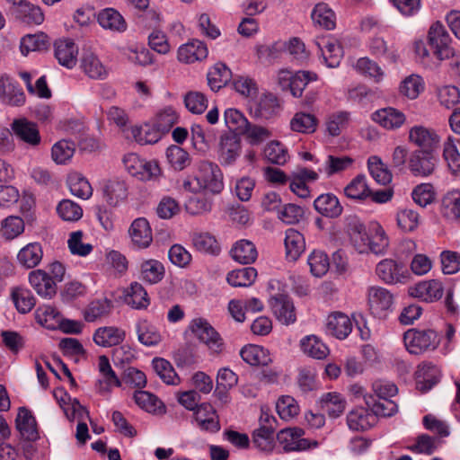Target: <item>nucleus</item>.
Listing matches in <instances>:
<instances>
[{
  "label": "nucleus",
  "mask_w": 460,
  "mask_h": 460,
  "mask_svg": "<svg viewBox=\"0 0 460 460\" xmlns=\"http://www.w3.org/2000/svg\"><path fill=\"white\" fill-rule=\"evenodd\" d=\"M314 23L325 30H332L335 27V14L324 3L317 4L311 13Z\"/></svg>",
  "instance_id": "obj_41"
},
{
  "label": "nucleus",
  "mask_w": 460,
  "mask_h": 460,
  "mask_svg": "<svg viewBox=\"0 0 460 460\" xmlns=\"http://www.w3.org/2000/svg\"><path fill=\"white\" fill-rule=\"evenodd\" d=\"M0 102L10 106H21L25 102L22 87L7 75L0 76Z\"/></svg>",
  "instance_id": "obj_8"
},
{
  "label": "nucleus",
  "mask_w": 460,
  "mask_h": 460,
  "mask_svg": "<svg viewBox=\"0 0 460 460\" xmlns=\"http://www.w3.org/2000/svg\"><path fill=\"white\" fill-rule=\"evenodd\" d=\"M317 120L309 113L297 112L290 120V128L293 131L304 134H310L315 131Z\"/></svg>",
  "instance_id": "obj_54"
},
{
  "label": "nucleus",
  "mask_w": 460,
  "mask_h": 460,
  "mask_svg": "<svg viewBox=\"0 0 460 460\" xmlns=\"http://www.w3.org/2000/svg\"><path fill=\"white\" fill-rule=\"evenodd\" d=\"M352 331L350 319L342 313H333L327 318L326 332L337 339L343 340Z\"/></svg>",
  "instance_id": "obj_23"
},
{
  "label": "nucleus",
  "mask_w": 460,
  "mask_h": 460,
  "mask_svg": "<svg viewBox=\"0 0 460 460\" xmlns=\"http://www.w3.org/2000/svg\"><path fill=\"white\" fill-rule=\"evenodd\" d=\"M285 235L284 242L287 258L295 261L305 249L304 235L294 228H288Z\"/></svg>",
  "instance_id": "obj_31"
},
{
  "label": "nucleus",
  "mask_w": 460,
  "mask_h": 460,
  "mask_svg": "<svg viewBox=\"0 0 460 460\" xmlns=\"http://www.w3.org/2000/svg\"><path fill=\"white\" fill-rule=\"evenodd\" d=\"M320 406L331 418L335 419L343 413L346 401L336 392L326 393L320 399Z\"/></svg>",
  "instance_id": "obj_35"
},
{
  "label": "nucleus",
  "mask_w": 460,
  "mask_h": 460,
  "mask_svg": "<svg viewBox=\"0 0 460 460\" xmlns=\"http://www.w3.org/2000/svg\"><path fill=\"white\" fill-rule=\"evenodd\" d=\"M194 417L200 429L211 433H217L220 430L218 416L211 404H199L194 411Z\"/></svg>",
  "instance_id": "obj_14"
},
{
  "label": "nucleus",
  "mask_w": 460,
  "mask_h": 460,
  "mask_svg": "<svg viewBox=\"0 0 460 460\" xmlns=\"http://www.w3.org/2000/svg\"><path fill=\"white\" fill-rule=\"evenodd\" d=\"M264 156L271 164L282 165L288 158L287 148L279 141L273 140L267 144L264 148Z\"/></svg>",
  "instance_id": "obj_60"
},
{
  "label": "nucleus",
  "mask_w": 460,
  "mask_h": 460,
  "mask_svg": "<svg viewBox=\"0 0 460 460\" xmlns=\"http://www.w3.org/2000/svg\"><path fill=\"white\" fill-rule=\"evenodd\" d=\"M29 282L40 296L51 298L57 292L55 280L42 270L31 271Z\"/></svg>",
  "instance_id": "obj_18"
},
{
  "label": "nucleus",
  "mask_w": 460,
  "mask_h": 460,
  "mask_svg": "<svg viewBox=\"0 0 460 460\" xmlns=\"http://www.w3.org/2000/svg\"><path fill=\"white\" fill-rule=\"evenodd\" d=\"M321 55L329 67H337L343 56V50L337 40L321 38L315 41Z\"/></svg>",
  "instance_id": "obj_15"
},
{
  "label": "nucleus",
  "mask_w": 460,
  "mask_h": 460,
  "mask_svg": "<svg viewBox=\"0 0 460 460\" xmlns=\"http://www.w3.org/2000/svg\"><path fill=\"white\" fill-rule=\"evenodd\" d=\"M375 421L376 418L374 415L364 407L355 408L347 415V425L353 431L367 430Z\"/></svg>",
  "instance_id": "obj_27"
},
{
  "label": "nucleus",
  "mask_w": 460,
  "mask_h": 460,
  "mask_svg": "<svg viewBox=\"0 0 460 460\" xmlns=\"http://www.w3.org/2000/svg\"><path fill=\"white\" fill-rule=\"evenodd\" d=\"M58 216L65 221H78L83 217V208L70 199H63L57 207Z\"/></svg>",
  "instance_id": "obj_64"
},
{
  "label": "nucleus",
  "mask_w": 460,
  "mask_h": 460,
  "mask_svg": "<svg viewBox=\"0 0 460 460\" xmlns=\"http://www.w3.org/2000/svg\"><path fill=\"white\" fill-rule=\"evenodd\" d=\"M127 305L134 309H144L149 305V297L144 287L137 282L130 285L129 290L125 297Z\"/></svg>",
  "instance_id": "obj_46"
},
{
  "label": "nucleus",
  "mask_w": 460,
  "mask_h": 460,
  "mask_svg": "<svg viewBox=\"0 0 460 460\" xmlns=\"http://www.w3.org/2000/svg\"><path fill=\"white\" fill-rule=\"evenodd\" d=\"M43 257V251L40 243H30L22 247L18 254V262L26 269H32L40 264Z\"/></svg>",
  "instance_id": "obj_32"
},
{
  "label": "nucleus",
  "mask_w": 460,
  "mask_h": 460,
  "mask_svg": "<svg viewBox=\"0 0 460 460\" xmlns=\"http://www.w3.org/2000/svg\"><path fill=\"white\" fill-rule=\"evenodd\" d=\"M139 272L143 281L154 285L163 280L165 276V268L160 261L148 259L141 262Z\"/></svg>",
  "instance_id": "obj_29"
},
{
  "label": "nucleus",
  "mask_w": 460,
  "mask_h": 460,
  "mask_svg": "<svg viewBox=\"0 0 460 460\" xmlns=\"http://www.w3.org/2000/svg\"><path fill=\"white\" fill-rule=\"evenodd\" d=\"M409 140L421 150L432 151L438 145L439 137L431 128L414 126L409 131Z\"/></svg>",
  "instance_id": "obj_17"
},
{
  "label": "nucleus",
  "mask_w": 460,
  "mask_h": 460,
  "mask_svg": "<svg viewBox=\"0 0 460 460\" xmlns=\"http://www.w3.org/2000/svg\"><path fill=\"white\" fill-rule=\"evenodd\" d=\"M300 346L305 354L316 359H323L329 353L327 346L315 335L303 338Z\"/></svg>",
  "instance_id": "obj_39"
},
{
  "label": "nucleus",
  "mask_w": 460,
  "mask_h": 460,
  "mask_svg": "<svg viewBox=\"0 0 460 460\" xmlns=\"http://www.w3.org/2000/svg\"><path fill=\"white\" fill-rule=\"evenodd\" d=\"M12 296L14 305L20 313L26 314L35 305V297L27 288H15L12 293Z\"/></svg>",
  "instance_id": "obj_63"
},
{
  "label": "nucleus",
  "mask_w": 460,
  "mask_h": 460,
  "mask_svg": "<svg viewBox=\"0 0 460 460\" xmlns=\"http://www.w3.org/2000/svg\"><path fill=\"white\" fill-rule=\"evenodd\" d=\"M124 339L125 332L114 326L100 327L93 333V341L102 347L116 346Z\"/></svg>",
  "instance_id": "obj_28"
},
{
  "label": "nucleus",
  "mask_w": 460,
  "mask_h": 460,
  "mask_svg": "<svg viewBox=\"0 0 460 460\" xmlns=\"http://www.w3.org/2000/svg\"><path fill=\"white\" fill-rule=\"evenodd\" d=\"M353 164V159L349 156L342 155L336 156L329 155L322 168H319V172L325 173L328 177L343 172L349 168Z\"/></svg>",
  "instance_id": "obj_47"
},
{
  "label": "nucleus",
  "mask_w": 460,
  "mask_h": 460,
  "mask_svg": "<svg viewBox=\"0 0 460 460\" xmlns=\"http://www.w3.org/2000/svg\"><path fill=\"white\" fill-rule=\"evenodd\" d=\"M409 295L421 299L425 302H434L440 299L443 296L444 288L440 281L429 279L420 281L409 288Z\"/></svg>",
  "instance_id": "obj_10"
},
{
  "label": "nucleus",
  "mask_w": 460,
  "mask_h": 460,
  "mask_svg": "<svg viewBox=\"0 0 460 460\" xmlns=\"http://www.w3.org/2000/svg\"><path fill=\"white\" fill-rule=\"evenodd\" d=\"M367 299L371 314L376 317L385 318L393 309V294L385 288L370 287L367 291Z\"/></svg>",
  "instance_id": "obj_6"
},
{
  "label": "nucleus",
  "mask_w": 460,
  "mask_h": 460,
  "mask_svg": "<svg viewBox=\"0 0 460 460\" xmlns=\"http://www.w3.org/2000/svg\"><path fill=\"white\" fill-rule=\"evenodd\" d=\"M128 234L134 245L139 249L149 247L153 242L152 229L145 217L135 219L128 229Z\"/></svg>",
  "instance_id": "obj_16"
},
{
  "label": "nucleus",
  "mask_w": 460,
  "mask_h": 460,
  "mask_svg": "<svg viewBox=\"0 0 460 460\" xmlns=\"http://www.w3.org/2000/svg\"><path fill=\"white\" fill-rule=\"evenodd\" d=\"M376 274L388 285L404 283L409 276L404 264L393 259L380 261L376 266Z\"/></svg>",
  "instance_id": "obj_7"
},
{
  "label": "nucleus",
  "mask_w": 460,
  "mask_h": 460,
  "mask_svg": "<svg viewBox=\"0 0 460 460\" xmlns=\"http://www.w3.org/2000/svg\"><path fill=\"white\" fill-rule=\"evenodd\" d=\"M437 158L431 151L416 150L409 159V167L415 176H429L436 167Z\"/></svg>",
  "instance_id": "obj_9"
},
{
  "label": "nucleus",
  "mask_w": 460,
  "mask_h": 460,
  "mask_svg": "<svg viewBox=\"0 0 460 460\" xmlns=\"http://www.w3.org/2000/svg\"><path fill=\"white\" fill-rule=\"evenodd\" d=\"M365 400L375 418L376 416L391 417L398 411L397 404L391 399L376 400L372 396H369Z\"/></svg>",
  "instance_id": "obj_50"
},
{
  "label": "nucleus",
  "mask_w": 460,
  "mask_h": 460,
  "mask_svg": "<svg viewBox=\"0 0 460 460\" xmlns=\"http://www.w3.org/2000/svg\"><path fill=\"white\" fill-rule=\"evenodd\" d=\"M111 308L112 302L107 298L93 300L84 309V318L88 323L94 322L109 315Z\"/></svg>",
  "instance_id": "obj_42"
},
{
  "label": "nucleus",
  "mask_w": 460,
  "mask_h": 460,
  "mask_svg": "<svg viewBox=\"0 0 460 460\" xmlns=\"http://www.w3.org/2000/svg\"><path fill=\"white\" fill-rule=\"evenodd\" d=\"M81 67L85 75L92 79L102 80L106 77L107 70L98 57L92 52L84 53Z\"/></svg>",
  "instance_id": "obj_36"
},
{
  "label": "nucleus",
  "mask_w": 460,
  "mask_h": 460,
  "mask_svg": "<svg viewBox=\"0 0 460 460\" xmlns=\"http://www.w3.org/2000/svg\"><path fill=\"white\" fill-rule=\"evenodd\" d=\"M282 283L277 279L269 282L270 295L268 304L272 314L282 324L289 325L296 321V312L292 298L283 290Z\"/></svg>",
  "instance_id": "obj_1"
},
{
  "label": "nucleus",
  "mask_w": 460,
  "mask_h": 460,
  "mask_svg": "<svg viewBox=\"0 0 460 460\" xmlns=\"http://www.w3.org/2000/svg\"><path fill=\"white\" fill-rule=\"evenodd\" d=\"M24 231V222L22 217L9 216L1 223L0 234L7 240H13Z\"/></svg>",
  "instance_id": "obj_59"
},
{
  "label": "nucleus",
  "mask_w": 460,
  "mask_h": 460,
  "mask_svg": "<svg viewBox=\"0 0 460 460\" xmlns=\"http://www.w3.org/2000/svg\"><path fill=\"white\" fill-rule=\"evenodd\" d=\"M67 185L72 195L88 199L93 195V188L81 173L73 172L67 177Z\"/></svg>",
  "instance_id": "obj_40"
},
{
  "label": "nucleus",
  "mask_w": 460,
  "mask_h": 460,
  "mask_svg": "<svg viewBox=\"0 0 460 460\" xmlns=\"http://www.w3.org/2000/svg\"><path fill=\"white\" fill-rule=\"evenodd\" d=\"M224 119L226 127L238 135H242L249 126V121L245 116L240 111L234 108L225 111Z\"/></svg>",
  "instance_id": "obj_56"
},
{
  "label": "nucleus",
  "mask_w": 460,
  "mask_h": 460,
  "mask_svg": "<svg viewBox=\"0 0 460 460\" xmlns=\"http://www.w3.org/2000/svg\"><path fill=\"white\" fill-rule=\"evenodd\" d=\"M166 158L171 166L176 171H181L190 164V155L179 146H170L166 149Z\"/></svg>",
  "instance_id": "obj_58"
},
{
  "label": "nucleus",
  "mask_w": 460,
  "mask_h": 460,
  "mask_svg": "<svg viewBox=\"0 0 460 460\" xmlns=\"http://www.w3.org/2000/svg\"><path fill=\"white\" fill-rule=\"evenodd\" d=\"M315 210L321 215L335 218L342 213V206L338 198L332 193L322 194L314 201Z\"/></svg>",
  "instance_id": "obj_24"
},
{
  "label": "nucleus",
  "mask_w": 460,
  "mask_h": 460,
  "mask_svg": "<svg viewBox=\"0 0 460 460\" xmlns=\"http://www.w3.org/2000/svg\"><path fill=\"white\" fill-rule=\"evenodd\" d=\"M429 43L434 49V55L439 60L455 57V50L450 46V36L440 22H435L429 31Z\"/></svg>",
  "instance_id": "obj_4"
},
{
  "label": "nucleus",
  "mask_w": 460,
  "mask_h": 460,
  "mask_svg": "<svg viewBox=\"0 0 460 460\" xmlns=\"http://www.w3.org/2000/svg\"><path fill=\"white\" fill-rule=\"evenodd\" d=\"M241 152L240 140L234 136H226L221 138L219 148V162L222 165H232L239 157Z\"/></svg>",
  "instance_id": "obj_25"
},
{
  "label": "nucleus",
  "mask_w": 460,
  "mask_h": 460,
  "mask_svg": "<svg viewBox=\"0 0 460 460\" xmlns=\"http://www.w3.org/2000/svg\"><path fill=\"white\" fill-rule=\"evenodd\" d=\"M307 263L311 273L317 278L323 277L329 269V259L325 252L322 251H314L308 256Z\"/></svg>",
  "instance_id": "obj_62"
},
{
  "label": "nucleus",
  "mask_w": 460,
  "mask_h": 460,
  "mask_svg": "<svg viewBox=\"0 0 460 460\" xmlns=\"http://www.w3.org/2000/svg\"><path fill=\"white\" fill-rule=\"evenodd\" d=\"M232 258L241 264H250L255 261L258 252L255 245L248 240L237 241L231 249Z\"/></svg>",
  "instance_id": "obj_34"
},
{
  "label": "nucleus",
  "mask_w": 460,
  "mask_h": 460,
  "mask_svg": "<svg viewBox=\"0 0 460 460\" xmlns=\"http://www.w3.org/2000/svg\"><path fill=\"white\" fill-rule=\"evenodd\" d=\"M97 19L99 24L105 30L123 32L127 29V23L123 16L113 8H106L101 11Z\"/></svg>",
  "instance_id": "obj_33"
},
{
  "label": "nucleus",
  "mask_w": 460,
  "mask_h": 460,
  "mask_svg": "<svg viewBox=\"0 0 460 460\" xmlns=\"http://www.w3.org/2000/svg\"><path fill=\"white\" fill-rule=\"evenodd\" d=\"M133 398L135 402L147 412H160L164 408L163 402L155 395L146 391H136Z\"/></svg>",
  "instance_id": "obj_55"
},
{
  "label": "nucleus",
  "mask_w": 460,
  "mask_h": 460,
  "mask_svg": "<svg viewBox=\"0 0 460 460\" xmlns=\"http://www.w3.org/2000/svg\"><path fill=\"white\" fill-rule=\"evenodd\" d=\"M15 422L17 429L24 439L35 441L39 438L36 420L28 409L24 407L19 409Z\"/></svg>",
  "instance_id": "obj_22"
},
{
  "label": "nucleus",
  "mask_w": 460,
  "mask_h": 460,
  "mask_svg": "<svg viewBox=\"0 0 460 460\" xmlns=\"http://www.w3.org/2000/svg\"><path fill=\"white\" fill-rule=\"evenodd\" d=\"M131 137L140 145H153L157 143L164 133L155 123H146L143 126H134L129 128Z\"/></svg>",
  "instance_id": "obj_26"
},
{
  "label": "nucleus",
  "mask_w": 460,
  "mask_h": 460,
  "mask_svg": "<svg viewBox=\"0 0 460 460\" xmlns=\"http://www.w3.org/2000/svg\"><path fill=\"white\" fill-rule=\"evenodd\" d=\"M349 241L352 246L359 253L367 252L369 250V237L366 227L358 220H352L348 226Z\"/></svg>",
  "instance_id": "obj_30"
},
{
  "label": "nucleus",
  "mask_w": 460,
  "mask_h": 460,
  "mask_svg": "<svg viewBox=\"0 0 460 460\" xmlns=\"http://www.w3.org/2000/svg\"><path fill=\"white\" fill-rule=\"evenodd\" d=\"M368 48L370 53L376 58H383L391 63L397 61V49L394 46H388L383 38L371 39Z\"/></svg>",
  "instance_id": "obj_44"
},
{
  "label": "nucleus",
  "mask_w": 460,
  "mask_h": 460,
  "mask_svg": "<svg viewBox=\"0 0 460 460\" xmlns=\"http://www.w3.org/2000/svg\"><path fill=\"white\" fill-rule=\"evenodd\" d=\"M49 37L43 33L28 34L21 40V52L26 56L31 51H39L47 49L49 46Z\"/></svg>",
  "instance_id": "obj_52"
},
{
  "label": "nucleus",
  "mask_w": 460,
  "mask_h": 460,
  "mask_svg": "<svg viewBox=\"0 0 460 460\" xmlns=\"http://www.w3.org/2000/svg\"><path fill=\"white\" fill-rule=\"evenodd\" d=\"M403 341L411 354L420 355L437 349L440 339L437 332L432 329L412 328L404 332Z\"/></svg>",
  "instance_id": "obj_3"
},
{
  "label": "nucleus",
  "mask_w": 460,
  "mask_h": 460,
  "mask_svg": "<svg viewBox=\"0 0 460 460\" xmlns=\"http://www.w3.org/2000/svg\"><path fill=\"white\" fill-rule=\"evenodd\" d=\"M195 181L198 188H191V182L185 181L183 183L184 189L191 191L203 189L213 194H218L224 189L223 173L220 168L217 164L208 161L200 162Z\"/></svg>",
  "instance_id": "obj_2"
},
{
  "label": "nucleus",
  "mask_w": 460,
  "mask_h": 460,
  "mask_svg": "<svg viewBox=\"0 0 460 460\" xmlns=\"http://www.w3.org/2000/svg\"><path fill=\"white\" fill-rule=\"evenodd\" d=\"M208 54V50L204 42L199 40H192L180 46L178 49V60L182 63L190 64L205 59Z\"/></svg>",
  "instance_id": "obj_20"
},
{
  "label": "nucleus",
  "mask_w": 460,
  "mask_h": 460,
  "mask_svg": "<svg viewBox=\"0 0 460 460\" xmlns=\"http://www.w3.org/2000/svg\"><path fill=\"white\" fill-rule=\"evenodd\" d=\"M304 435L305 431L300 428H286L277 434L276 438L285 452L302 451L318 446L317 441H310Z\"/></svg>",
  "instance_id": "obj_5"
},
{
  "label": "nucleus",
  "mask_w": 460,
  "mask_h": 460,
  "mask_svg": "<svg viewBox=\"0 0 460 460\" xmlns=\"http://www.w3.org/2000/svg\"><path fill=\"white\" fill-rule=\"evenodd\" d=\"M443 216L451 220H460V191L447 192L441 201Z\"/></svg>",
  "instance_id": "obj_45"
},
{
  "label": "nucleus",
  "mask_w": 460,
  "mask_h": 460,
  "mask_svg": "<svg viewBox=\"0 0 460 460\" xmlns=\"http://www.w3.org/2000/svg\"><path fill=\"white\" fill-rule=\"evenodd\" d=\"M75 150V145L74 142L63 139L52 146L51 156L57 164H63L73 157Z\"/></svg>",
  "instance_id": "obj_61"
},
{
  "label": "nucleus",
  "mask_w": 460,
  "mask_h": 460,
  "mask_svg": "<svg viewBox=\"0 0 460 460\" xmlns=\"http://www.w3.org/2000/svg\"><path fill=\"white\" fill-rule=\"evenodd\" d=\"M257 278V270L253 267H245L232 270L227 274L226 280L234 288L250 287Z\"/></svg>",
  "instance_id": "obj_43"
},
{
  "label": "nucleus",
  "mask_w": 460,
  "mask_h": 460,
  "mask_svg": "<svg viewBox=\"0 0 460 460\" xmlns=\"http://www.w3.org/2000/svg\"><path fill=\"white\" fill-rule=\"evenodd\" d=\"M137 332L138 341L145 346H155L162 340L157 329L146 321L137 323Z\"/></svg>",
  "instance_id": "obj_57"
},
{
  "label": "nucleus",
  "mask_w": 460,
  "mask_h": 460,
  "mask_svg": "<svg viewBox=\"0 0 460 460\" xmlns=\"http://www.w3.org/2000/svg\"><path fill=\"white\" fill-rule=\"evenodd\" d=\"M250 111L251 115L255 119H270L279 112L280 104L275 94L266 93L251 107Z\"/></svg>",
  "instance_id": "obj_11"
},
{
  "label": "nucleus",
  "mask_w": 460,
  "mask_h": 460,
  "mask_svg": "<svg viewBox=\"0 0 460 460\" xmlns=\"http://www.w3.org/2000/svg\"><path fill=\"white\" fill-rule=\"evenodd\" d=\"M127 195V186L122 181H109L103 188L104 199L111 206H116L120 200L125 199Z\"/></svg>",
  "instance_id": "obj_49"
},
{
  "label": "nucleus",
  "mask_w": 460,
  "mask_h": 460,
  "mask_svg": "<svg viewBox=\"0 0 460 460\" xmlns=\"http://www.w3.org/2000/svg\"><path fill=\"white\" fill-rule=\"evenodd\" d=\"M152 365L157 376L165 384L172 385L179 384L180 378L168 360L155 358L153 359Z\"/></svg>",
  "instance_id": "obj_53"
},
{
  "label": "nucleus",
  "mask_w": 460,
  "mask_h": 460,
  "mask_svg": "<svg viewBox=\"0 0 460 460\" xmlns=\"http://www.w3.org/2000/svg\"><path fill=\"white\" fill-rule=\"evenodd\" d=\"M54 47L55 57L61 66L71 69L76 65L78 48L72 40H58Z\"/></svg>",
  "instance_id": "obj_21"
},
{
  "label": "nucleus",
  "mask_w": 460,
  "mask_h": 460,
  "mask_svg": "<svg viewBox=\"0 0 460 460\" xmlns=\"http://www.w3.org/2000/svg\"><path fill=\"white\" fill-rule=\"evenodd\" d=\"M344 194L350 199L365 200L370 197L372 191L367 183V177L358 174L345 187Z\"/></svg>",
  "instance_id": "obj_38"
},
{
  "label": "nucleus",
  "mask_w": 460,
  "mask_h": 460,
  "mask_svg": "<svg viewBox=\"0 0 460 460\" xmlns=\"http://www.w3.org/2000/svg\"><path fill=\"white\" fill-rule=\"evenodd\" d=\"M191 241L194 247L200 252L218 255L221 251L218 242L209 233L195 232L191 234Z\"/></svg>",
  "instance_id": "obj_37"
},
{
  "label": "nucleus",
  "mask_w": 460,
  "mask_h": 460,
  "mask_svg": "<svg viewBox=\"0 0 460 460\" xmlns=\"http://www.w3.org/2000/svg\"><path fill=\"white\" fill-rule=\"evenodd\" d=\"M367 167L371 176L377 183L386 185L391 182L392 173L378 156H370Z\"/></svg>",
  "instance_id": "obj_51"
},
{
  "label": "nucleus",
  "mask_w": 460,
  "mask_h": 460,
  "mask_svg": "<svg viewBox=\"0 0 460 460\" xmlns=\"http://www.w3.org/2000/svg\"><path fill=\"white\" fill-rule=\"evenodd\" d=\"M232 77L231 70L223 63H217L208 74V82L211 90L217 91L226 85Z\"/></svg>",
  "instance_id": "obj_48"
},
{
  "label": "nucleus",
  "mask_w": 460,
  "mask_h": 460,
  "mask_svg": "<svg viewBox=\"0 0 460 460\" xmlns=\"http://www.w3.org/2000/svg\"><path fill=\"white\" fill-rule=\"evenodd\" d=\"M12 130L14 136L30 146H38L41 142L37 125L26 119H19L12 123Z\"/></svg>",
  "instance_id": "obj_12"
},
{
  "label": "nucleus",
  "mask_w": 460,
  "mask_h": 460,
  "mask_svg": "<svg viewBox=\"0 0 460 460\" xmlns=\"http://www.w3.org/2000/svg\"><path fill=\"white\" fill-rule=\"evenodd\" d=\"M372 119L386 129H397L401 128L405 120L403 112L397 109L387 107L377 110L372 114Z\"/></svg>",
  "instance_id": "obj_19"
},
{
  "label": "nucleus",
  "mask_w": 460,
  "mask_h": 460,
  "mask_svg": "<svg viewBox=\"0 0 460 460\" xmlns=\"http://www.w3.org/2000/svg\"><path fill=\"white\" fill-rule=\"evenodd\" d=\"M417 389L422 393L429 391L440 378L439 368L432 362L424 361L416 371Z\"/></svg>",
  "instance_id": "obj_13"
}]
</instances>
